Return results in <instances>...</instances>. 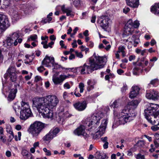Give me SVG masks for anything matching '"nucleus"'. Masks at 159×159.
Here are the masks:
<instances>
[{"label":"nucleus","instance_id":"f257e3e1","mask_svg":"<svg viewBox=\"0 0 159 159\" xmlns=\"http://www.w3.org/2000/svg\"><path fill=\"white\" fill-rule=\"evenodd\" d=\"M33 106L36 108L44 118L53 119L52 110L55 108L59 102V100L55 95H48L44 97L35 98L33 100Z\"/></svg>","mask_w":159,"mask_h":159},{"label":"nucleus","instance_id":"f704fd0d","mask_svg":"<svg viewBox=\"0 0 159 159\" xmlns=\"http://www.w3.org/2000/svg\"><path fill=\"white\" fill-rule=\"evenodd\" d=\"M13 108L15 111V112L16 113L17 112H19L20 110L21 109V107H20V106H19L17 103H16L13 106Z\"/></svg>","mask_w":159,"mask_h":159},{"label":"nucleus","instance_id":"e433bc0d","mask_svg":"<svg viewBox=\"0 0 159 159\" xmlns=\"http://www.w3.org/2000/svg\"><path fill=\"white\" fill-rule=\"evenodd\" d=\"M94 132H95L94 134H91V135L92 136L93 138L94 139H98L102 136L101 135H100L98 133V132L97 131Z\"/></svg>","mask_w":159,"mask_h":159},{"label":"nucleus","instance_id":"c756f323","mask_svg":"<svg viewBox=\"0 0 159 159\" xmlns=\"http://www.w3.org/2000/svg\"><path fill=\"white\" fill-rule=\"evenodd\" d=\"M19 32L17 31L11 34V40H17L19 37Z\"/></svg>","mask_w":159,"mask_h":159},{"label":"nucleus","instance_id":"cd10ccee","mask_svg":"<svg viewBox=\"0 0 159 159\" xmlns=\"http://www.w3.org/2000/svg\"><path fill=\"white\" fill-rule=\"evenodd\" d=\"M146 97L148 99H152L153 100L152 90H150L146 91Z\"/></svg>","mask_w":159,"mask_h":159},{"label":"nucleus","instance_id":"bf43d9fd","mask_svg":"<svg viewBox=\"0 0 159 159\" xmlns=\"http://www.w3.org/2000/svg\"><path fill=\"white\" fill-rule=\"evenodd\" d=\"M68 95V93L66 92H64L63 94V97L64 99H66V98Z\"/></svg>","mask_w":159,"mask_h":159},{"label":"nucleus","instance_id":"f3484780","mask_svg":"<svg viewBox=\"0 0 159 159\" xmlns=\"http://www.w3.org/2000/svg\"><path fill=\"white\" fill-rule=\"evenodd\" d=\"M140 88L138 86H133L131 88V91L130 92L129 97L131 98H133L137 97L139 94Z\"/></svg>","mask_w":159,"mask_h":159},{"label":"nucleus","instance_id":"49530a36","mask_svg":"<svg viewBox=\"0 0 159 159\" xmlns=\"http://www.w3.org/2000/svg\"><path fill=\"white\" fill-rule=\"evenodd\" d=\"M137 144L138 146L142 147L144 145V142L143 140H139Z\"/></svg>","mask_w":159,"mask_h":159},{"label":"nucleus","instance_id":"aec40b11","mask_svg":"<svg viewBox=\"0 0 159 159\" xmlns=\"http://www.w3.org/2000/svg\"><path fill=\"white\" fill-rule=\"evenodd\" d=\"M19 15L16 11H14L11 15L12 22L14 24L19 19Z\"/></svg>","mask_w":159,"mask_h":159},{"label":"nucleus","instance_id":"dca6fc26","mask_svg":"<svg viewBox=\"0 0 159 159\" xmlns=\"http://www.w3.org/2000/svg\"><path fill=\"white\" fill-rule=\"evenodd\" d=\"M74 107L78 111H83L86 108L87 103L85 101L81 102H78L73 105Z\"/></svg>","mask_w":159,"mask_h":159},{"label":"nucleus","instance_id":"09e8293b","mask_svg":"<svg viewBox=\"0 0 159 159\" xmlns=\"http://www.w3.org/2000/svg\"><path fill=\"white\" fill-rule=\"evenodd\" d=\"M128 89L127 86L126 84H124L122 88L121 91L122 93H125Z\"/></svg>","mask_w":159,"mask_h":159},{"label":"nucleus","instance_id":"6ab92c4d","mask_svg":"<svg viewBox=\"0 0 159 159\" xmlns=\"http://www.w3.org/2000/svg\"><path fill=\"white\" fill-rule=\"evenodd\" d=\"M127 5L133 7H137L139 4V0H126Z\"/></svg>","mask_w":159,"mask_h":159},{"label":"nucleus","instance_id":"2f4dec72","mask_svg":"<svg viewBox=\"0 0 159 159\" xmlns=\"http://www.w3.org/2000/svg\"><path fill=\"white\" fill-rule=\"evenodd\" d=\"M10 5V0H4L1 7L3 8H7Z\"/></svg>","mask_w":159,"mask_h":159},{"label":"nucleus","instance_id":"774afa93","mask_svg":"<svg viewBox=\"0 0 159 159\" xmlns=\"http://www.w3.org/2000/svg\"><path fill=\"white\" fill-rule=\"evenodd\" d=\"M75 56L74 54L71 53L70 56L69 57V58L70 60H71L73 59H75Z\"/></svg>","mask_w":159,"mask_h":159},{"label":"nucleus","instance_id":"338daca9","mask_svg":"<svg viewBox=\"0 0 159 159\" xmlns=\"http://www.w3.org/2000/svg\"><path fill=\"white\" fill-rule=\"evenodd\" d=\"M156 43V42L155 40L153 39H152L151 40L150 42V44L152 46H153Z\"/></svg>","mask_w":159,"mask_h":159},{"label":"nucleus","instance_id":"e2e57ef3","mask_svg":"<svg viewBox=\"0 0 159 159\" xmlns=\"http://www.w3.org/2000/svg\"><path fill=\"white\" fill-rule=\"evenodd\" d=\"M119 52H118L117 51L116 52L115 54V57L116 58H117L118 59H120V55L119 54Z\"/></svg>","mask_w":159,"mask_h":159},{"label":"nucleus","instance_id":"c9c22d12","mask_svg":"<svg viewBox=\"0 0 159 159\" xmlns=\"http://www.w3.org/2000/svg\"><path fill=\"white\" fill-rule=\"evenodd\" d=\"M62 68L63 70H66L67 71H72L74 73H77V70H76L75 69L76 68H65L64 67H62L61 66L60 67Z\"/></svg>","mask_w":159,"mask_h":159},{"label":"nucleus","instance_id":"13d9d810","mask_svg":"<svg viewBox=\"0 0 159 159\" xmlns=\"http://www.w3.org/2000/svg\"><path fill=\"white\" fill-rule=\"evenodd\" d=\"M22 153L23 155L24 156H27L29 155L28 152L26 150H23Z\"/></svg>","mask_w":159,"mask_h":159},{"label":"nucleus","instance_id":"603ef678","mask_svg":"<svg viewBox=\"0 0 159 159\" xmlns=\"http://www.w3.org/2000/svg\"><path fill=\"white\" fill-rule=\"evenodd\" d=\"M130 11V9L128 7H125L123 9V12L125 14H127Z\"/></svg>","mask_w":159,"mask_h":159},{"label":"nucleus","instance_id":"de8ad7c7","mask_svg":"<svg viewBox=\"0 0 159 159\" xmlns=\"http://www.w3.org/2000/svg\"><path fill=\"white\" fill-rule=\"evenodd\" d=\"M43 150L44 152L46 153V155L50 156L51 155V154L50 151L49 150H48L46 148H44Z\"/></svg>","mask_w":159,"mask_h":159},{"label":"nucleus","instance_id":"1a4fd4ad","mask_svg":"<svg viewBox=\"0 0 159 159\" xmlns=\"http://www.w3.org/2000/svg\"><path fill=\"white\" fill-rule=\"evenodd\" d=\"M42 65H45L48 67H51V65L53 67V69L60 68L61 66L57 63L55 62L54 57H53L48 56L46 55L42 62Z\"/></svg>","mask_w":159,"mask_h":159},{"label":"nucleus","instance_id":"5fc2aeb1","mask_svg":"<svg viewBox=\"0 0 159 159\" xmlns=\"http://www.w3.org/2000/svg\"><path fill=\"white\" fill-rule=\"evenodd\" d=\"M64 87L65 88H66L67 89H69L70 88V87L69 84L68 83L66 82L64 84Z\"/></svg>","mask_w":159,"mask_h":159},{"label":"nucleus","instance_id":"0e129e2a","mask_svg":"<svg viewBox=\"0 0 159 159\" xmlns=\"http://www.w3.org/2000/svg\"><path fill=\"white\" fill-rule=\"evenodd\" d=\"M108 142H106L103 145V147L104 149H107L108 147Z\"/></svg>","mask_w":159,"mask_h":159},{"label":"nucleus","instance_id":"ea45409f","mask_svg":"<svg viewBox=\"0 0 159 159\" xmlns=\"http://www.w3.org/2000/svg\"><path fill=\"white\" fill-rule=\"evenodd\" d=\"M87 84L88 85V87L91 90V89L93 88V85L94 84L93 83V82L91 80H89L87 82Z\"/></svg>","mask_w":159,"mask_h":159},{"label":"nucleus","instance_id":"9b49d317","mask_svg":"<svg viewBox=\"0 0 159 159\" xmlns=\"http://www.w3.org/2000/svg\"><path fill=\"white\" fill-rule=\"evenodd\" d=\"M9 23L7 17L5 15L0 14V33L2 32L5 30L6 26Z\"/></svg>","mask_w":159,"mask_h":159},{"label":"nucleus","instance_id":"f03ea898","mask_svg":"<svg viewBox=\"0 0 159 159\" xmlns=\"http://www.w3.org/2000/svg\"><path fill=\"white\" fill-rule=\"evenodd\" d=\"M107 61L105 57L96 55L94 53L93 56L89 59V65L84 63L83 66L76 67L77 73L80 71L81 74H90L94 70L103 68Z\"/></svg>","mask_w":159,"mask_h":159},{"label":"nucleus","instance_id":"a18cd8bd","mask_svg":"<svg viewBox=\"0 0 159 159\" xmlns=\"http://www.w3.org/2000/svg\"><path fill=\"white\" fill-rule=\"evenodd\" d=\"M73 4L75 7H77L80 5V1L79 0H73Z\"/></svg>","mask_w":159,"mask_h":159},{"label":"nucleus","instance_id":"ddd939ff","mask_svg":"<svg viewBox=\"0 0 159 159\" xmlns=\"http://www.w3.org/2000/svg\"><path fill=\"white\" fill-rule=\"evenodd\" d=\"M100 26L105 30L108 27L111 21L109 17L106 16H102L98 19Z\"/></svg>","mask_w":159,"mask_h":159},{"label":"nucleus","instance_id":"6e6552de","mask_svg":"<svg viewBox=\"0 0 159 159\" xmlns=\"http://www.w3.org/2000/svg\"><path fill=\"white\" fill-rule=\"evenodd\" d=\"M139 25L138 20H135L133 22L132 19H129L125 25L123 34L126 36L131 34L134 32V28H138Z\"/></svg>","mask_w":159,"mask_h":159},{"label":"nucleus","instance_id":"69168bd1","mask_svg":"<svg viewBox=\"0 0 159 159\" xmlns=\"http://www.w3.org/2000/svg\"><path fill=\"white\" fill-rule=\"evenodd\" d=\"M72 47L73 48L77 47V45L76 43V40L74 41L72 43Z\"/></svg>","mask_w":159,"mask_h":159},{"label":"nucleus","instance_id":"a19ab883","mask_svg":"<svg viewBox=\"0 0 159 159\" xmlns=\"http://www.w3.org/2000/svg\"><path fill=\"white\" fill-rule=\"evenodd\" d=\"M135 157L136 159H145L144 155L139 153L135 155Z\"/></svg>","mask_w":159,"mask_h":159},{"label":"nucleus","instance_id":"864d4df0","mask_svg":"<svg viewBox=\"0 0 159 159\" xmlns=\"http://www.w3.org/2000/svg\"><path fill=\"white\" fill-rule=\"evenodd\" d=\"M64 41L63 40H61L60 42V44L61 46V48H66L67 47L66 46H64V44L63 43Z\"/></svg>","mask_w":159,"mask_h":159},{"label":"nucleus","instance_id":"b1692460","mask_svg":"<svg viewBox=\"0 0 159 159\" xmlns=\"http://www.w3.org/2000/svg\"><path fill=\"white\" fill-rule=\"evenodd\" d=\"M105 154L99 152H97L95 155V158L96 159H103L105 157Z\"/></svg>","mask_w":159,"mask_h":159},{"label":"nucleus","instance_id":"37998d69","mask_svg":"<svg viewBox=\"0 0 159 159\" xmlns=\"http://www.w3.org/2000/svg\"><path fill=\"white\" fill-rule=\"evenodd\" d=\"M75 54L76 56L80 58H82L83 57V55L81 52H79L77 51H75Z\"/></svg>","mask_w":159,"mask_h":159},{"label":"nucleus","instance_id":"58836bf2","mask_svg":"<svg viewBox=\"0 0 159 159\" xmlns=\"http://www.w3.org/2000/svg\"><path fill=\"white\" fill-rule=\"evenodd\" d=\"M84 84L82 83H80L79 84V87L80 89V93H82L83 92L84 90Z\"/></svg>","mask_w":159,"mask_h":159},{"label":"nucleus","instance_id":"0eeeda50","mask_svg":"<svg viewBox=\"0 0 159 159\" xmlns=\"http://www.w3.org/2000/svg\"><path fill=\"white\" fill-rule=\"evenodd\" d=\"M21 105L20 118L21 120H25L32 115L30 106L28 102L23 101L21 102Z\"/></svg>","mask_w":159,"mask_h":159},{"label":"nucleus","instance_id":"3c124183","mask_svg":"<svg viewBox=\"0 0 159 159\" xmlns=\"http://www.w3.org/2000/svg\"><path fill=\"white\" fill-rule=\"evenodd\" d=\"M11 136H12V138H14L16 141H17L18 140V137L17 135H15V136L14 135L12 131H11Z\"/></svg>","mask_w":159,"mask_h":159},{"label":"nucleus","instance_id":"79ce46f5","mask_svg":"<svg viewBox=\"0 0 159 159\" xmlns=\"http://www.w3.org/2000/svg\"><path fill=\"white\" fill-rule=\"evenodd\" d=\"M10 68H8L7 72L4 75V77L5 80H7V79L10 77Z\"/></svg>","mask_w":159,"mask_h":159},{"label":"nucleus","instance_id":"4be33fe9","mask_svg":"<svg viewBox=\"0 0 159 159\" xmlns=\"http://www.w3.org/2000/svg\"><path fill=\"white\" fill-rule=\"evenodd\" d=\"M151 11L156 15H159V2L155 4L151 8Z\"/></svg>","mask_w":159,"mask_h":159},{"label":"nucleus","instance_id":"20e7f679","mask_svg":"<svg viewBox=\"0 0 159 159\" xmlns=\"http://www.w3.org/2000/svg\"><path fill=\"white\" fill-rule=\"evenodd\" d=\"M145 116L148 121L155 126H152L151 129L154 131L159 129V106L157 104H149L144 110Z\"/></svg>","mask_w":159,"mask_h":159},{"label":"nucleus","instance_id":"c85d7f7f","mask_svg":"<svg viewBox=\"0 0 159 159\" xmlns=\"http://www.w3.org/2000/svg\"><path fill=\"white\" fill-rule=\"evenodd\" d=\"M131 39L133 40L134 43V46L136 47L137 45L139 44V39L138 38L137 36L135 35H133L131 38Z\"/></svg>","mask_w":159,"mask_h":159},{"label":"nucleus","instance_id":"6e6d98bb","mask_svg":"<svg viewBox=\"0 0 159 159\" xmlns=\"http://www.w3.org/2000/svg\"><path fill=\"white\" fill-rule=\"evenodd\" d=\"M87 45L90 48H92L94 46L93 43L91 41H89L87 43Z\"/></svg>","mask_w":159,"mask_h":159},{"label":"nucleus","instance_id":"393cba45","mask_svg":"<svg viewBox=\"0 0 159 159\" xmlns=\"http://www.w3.org/2000/svg\"><path fill=\"white\" fill-rule=\"evenodd\" d=\"M125 50V48L124 46H120L118 47L117 51L119 53L121 52L123 57H125L126 54Z\"/></svg>","mask_w":159,"mask_h":159},{"label":"nucleus","instance_id":"39448f33","mask_svg":"<svg viewBox=\"0 0 159 159\" xmlns=\"http://www.w3.org/2000/svg\"><path fill=\"white\" fill-rule=\"evenodd\" d=\"M103 117V114L100 112L94 113L91 116L87 118L83 121L85 126L89 127V131L94 130L97 127L100 123V120Z\"/></svg>","mask_w":159,"mask_h":159},{"label":"nucleus","instance_id":"bb28decb","mask_svg":"<svg viewBox=\"0 0 159 159\" xmlns=\"http://www.w3.org/2000/svg\"><path fill=\"white\" fill-rule=\"evenodd\" d=\"M3 46L7 48H10V37H8L3 42Z\"/></svg>","mask_w":159,"mask_h":159},{"label":"nucleus","instance_id":"4d7b16f0","mask_svg":"<svg viewBox=\"0 0 159 159\" xmlns=\"http://www.w3.org/2000/svg\"><path fill=\"white\" fill-rule=\"evenodd\" d=\"M107 137H102L101 138V140L103 143L108 142L107 141Z\"/></svg>","mask_w":159,"mask_h":159},{"label":"nucleus","instance_id":"f8f14e48","mask_svg":"<svg viewBox=\"0 0 159 159\" xmlns=\"http://www.w3.org/2000/svg\"><path fill=\"white\" fill-rule=\"evenodd\" d=\"M70 76L71 75L69 74H68L67 75H61L59 76L54 75L52 77V81L55 84H60L61 85L62 84L64 80L69 78Z\"/></svg>","mask_w":159,"mask_h":159},{"label":"nucleus","instance_id":"a878e982","mask_svg":"<svg viewBox=\"0 0 159 159\" xmlns=\"http://www.w3.org/2000/svg\"><path fill=\"white\" fill-rule=\"evenodd\" d=\"M153 100L156 101L159 100V93L157 91L152 90Z\"/></svg>","mask_w":159,"mask_h":159},{"label":"nucleus","instance_id":"7c9ffc66","mask_svg":"<svg viewBox=\"0 0 159 159\" xmlns=\"http://www.w3.org/2000/svg\"><path fill=\"white\" fill-rule=\"evenodd\" d=\"M17 77L16 73L15 70L13 72L11 71V80L12 82L16 81L17 79Z\"/></svg>","mask_w":159,"mask_h":159},{"label":"nucleus","instance_id":"5701e85b","mask_svg":"<svg viewBox=\"0 0 159 159\" xmlns=\"http://www.w3.org/2000/svg\"><path fill=\"white\" fill-rule=\"evenodd\" d=\"M17 92V89L16 87H15L11 90V101L13 100L16 96Z\"/></svg>","mask_w":159,"mask_h":159},{"label":"nucleus","instance_id":"4c0bfd02","mask_svg":"<svg viewBox=\"0 0 159 159\" xmlns=\"http://www.w3.org/2000/svg\"><path fill=\"white\" fill-rule=\"evenodd\" d=\"M37 38V36L36 34H34L30 36V38H28L27 41L28 42L31 41H34Z\"/></svg>","mask_w":159,"mask_h":159},{"label":"nucleus","instance_id":"9d476101","mask_svg":"<svg viewBox=\"0 0 159 159\" xmlns=\"http://www.w3.org/2000/svg\"><path fill=\"white\" fill-rule=\"evenodd\" d=\"M60 130L57 128H56L53 130H51L43 138V141H49L52 139L56 137L57 134L59 132Z\"/></svg>","mask_w":159,"mask_h":159},{"label":"nucleus","instance_id":"7ed1b4c3","mask_svg":"<svg viewBox=\"0 0 159 159\" xmlns=\"http://www.w3.org/2000/svg\"><path fill=\"white\" fill-rule=\"evenodd\" d=\"M140 101L139 99L132 100L129 104V108L130 109L125 108L123 109L119 114L116 111L114 110V115L118 117L119 122L120 124H124L134 119L136 113L134 110L131 108H136Z\"/></svg>","mask_w":159,"mask_h":159},{"label":"nucleus","instance_id":"052dcab7","mask_svg":"<svg viewBox=\"0 0 159 159\" xmlns=\"http://www.w3.org/2000/svg\"><path fill=\"white\" fill-rule=\"evenodd\" d=\"M3 133V128L2 127H0V137L1 139H2V138H3V137L2 136Z\"/></svg>","mask_w":159,"mask_h":159},{"label":"nucleus","instance_id":"a211bd4d","mask_svg":"<svg viewBox=\"0 0 159 159\" xmlns=\"http://www.w3.org/2000/svg\"><path fill=\"white\" fill-rule=\"evenodd\" d=\"M61 10L64 13L66 14V16H70L73 17L74 16L73 12L70 7H65V6L63 5L61 7Z\"/></svg>","mask_w":159,"mask_h":159},{"label":"nucleus","instance_id":"72a5a7b5","mask_svg":"<svg viewBox=\"0 0 159 159\" xmlns=\"http://www.w3.org/2000/svg\"><path fill=\"white\" fill-rule=\"evenodd\" d=\"M119 105V100H115L112 104L110 105V107L111 108H113L114 109L115 108L118 107Z\"/></svg>","mask_w":159,"mask_h":159},{"label":"nucleus","instance_id":"473e14b6","mask_svg":"<svg viewBox=\"0 0 159 159\" xmlns=\"http://www.w3.org/2000/svg\"><path fill=\"white\" fill-rule=\"evenodd\" d=\"M20 9L23 11L24 13L26 14L28 13V8H27L26 5L25 4L20 5Z\"/></svg>","mask_w":159,"mask_h":159},{"label":"nucleus","instance_id":"c03bdc74","mask_svg":"<svg viewBox=\"0 0 159 159\" xmlns=\"http://www.w3.org/2000/svg\"><path fill=\"white\" fill-rule=\"evenodd\" d=\"M158 82V79H154L152 80L149 84L148 85L150 84H152L153 85H154L156 84Z\"/></svg>","mask_w":159,"mask_h":159},{"label":"nucleus","instance_id":"8fccbe9b","mask_svg":"<svg viewBox=\"0 0 159 159\" xmlns=\"http://www.w3.org/2000/svg\"><path fill=\"white\" fill-rule=\"evenodd\" d=\"M45 70V69L44 68V67L43 66H41L38 67L37 68L38 70L40 72H42L44 70Z\"/></svg>","mask_w":159,"mask_h":159},{"label":"nucleus","instance_id":"412c9836","mask_svg":"<svg viewBox=\"0 0 159 159\" xmlns=\"http://www.w3.org/2000/svg\"><path fill=\"white\" fill-rule=\"evenodd\" d=\"M61 114H62V113H61L59 116L60 118V121L59 122L60 123H62L65 119L70 117L72 116V115L70 114L68 111H66L63 113V116L61 117V116H61Z\"/></svg>","mask_w":159,"mask_h":159},{"label":"nucleus","instance_id":"423d86ee","mask_svg":"<svg viewBox=\"0 0 159 159\" xmlns=\"http://www.w3.org/2000/svg\"><path fill=\"white\" fill-rule=\"evenodd\" d=\"M45 124L39 121H35L31 124L28 129L29 133L33 138H37L40 133L45 127Z\"/></svg>","mask_w":159,"mask_h":159},{"label":"nucleus","instance_id":"680f3d73","mask_svg":"<svg viewBox=\"0 0 159 159\" xmlns=\"http://www.w3.org/2000/svg\"><path fill=\"white\" fill-rule=\"evenodd\" d=\"M39 142H37L34 143L33 144V147L35 148L37 147H39Z\"/></svg>","mask_w":159,"mask_h":159},{"label":"nucleus","instance_id":"2eb2a0df","mask_svg":"<svg viewBox=\"0 0 159 159\" xmlns=\"http://www.w3.org/2000/svg\"><path fill=\"white\" fill-rule=\"evenodd\" d=\"M87 126H85V127L84 125H81L74 131V134L78 136L82 135L85 138H87L89 135L85 131V127Z\"/></svg>","mask_w":159,"mask_h":159},{"label":"nucleus","instance_id":"4468645a","mask_svg":"<svg viewBox=\"0 0 159 159\" xmlns=\"http://www.w3.org/2000/svg\"><path fill=\"white\" fill-rule=\"evenodd\" d=\"M107 123V119H104L102 120L100 125L97 129L96 128L95 130H91V131H97L100 135L102 136L105 133Z\"/></svg>","mask_w":159,"mask_h":159}]
</instances>
